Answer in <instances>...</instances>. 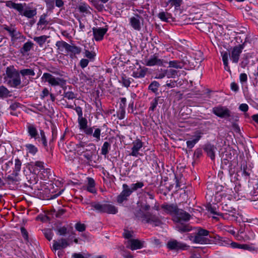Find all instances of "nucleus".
<instances>
[{
  "instance_id": "nucleus-63",
  "label": "nucleus",
  "mask_w": 258,
  "mask_h": 258,
  "mask_svg": "<svg viewBox=\"0 0 258 258\" xmlns=\"http://www.w3.org/2000/svg\"><path fill=\"white\" fill-rule=\"evenodd\" d=\"M79 9L80 12L83 13H87L88 11V7L85 4L80 6Z\"/></svg>"
},
{
  "instance_id": "nucleus-57",
  "label": "nucleus",
  "mask_w": 258,
  "mask_h": 258,
  "mask_svg": "<svg viewBox=\"0 0 258 258\" xmlns=\"http://www.w3.org/2000/svg\"><path fill=\"white\" fill-rule=\"evenodd\" d=\"M40 134L41 136V140L42 141V143L44 147H46L47 145V141L44 131L42 130H40Z\"/></svg>"
},
{
  "instance_id": "nucleus-16",
  "label": "nucleus",
  "mask_w": 258,
  "mask_h": 258,
  "mask_svg": "<svg viewBox=\"0 0 258 258\" xmlns=\"http://www.w3.org/2000/svg\"><path fill=\"white\" fill-rule=\"evenodd\" d=\"M126 106V98H121L119 104V109L118 111V118L120 119H123L125 116V107Z\"/></svg>"
},
{
  "instance_id": "nucleus-34",
  "label": "nucleus",
  "mask_w": 258,
  "mask_h": 258,
  "mask_svg": "<svg viewBox=\"0 0 258 258\" xmlns=\"http://www.w3.org/2000/svg\"><path fill=\"white\" fill-rule=\"evenodd\" d=\"M166 70L167 73V77L168 78H175V76H178L179 72L175 70L169 69Z\"/></svg>"
},
{
  "instance_id": "nucleus-13",
  "label": "nucleus",
  "mask_w": 258,
  "mask_h": 258,
  "mask_svg": "<svg viewBox=\"0 0 258 258\" xmlns=\"http://www.w3.org/2000/svg\"><path fill=\"white\" fill-rule=\"evenodd\" d=\"M107 29L103 28H93V32L95 39L96 41H99L103 39L104 34L106 33Z\"/></svg>"
},
{
  "instance_id": "nucleus-27",
  "label": "nucleus",
  "mask_w": 258,
  "mask_h": 258,
  "mask_svg": "<svg viewBox=\"0 0 258 258\" xmlns=\"http://www.w3.org/2000/svg\"><path fill=\"white\" fill-rule=\"evenodd\" d=\"M56 45L58 47V49L61 51L64 49L68 51L70 47V44L63 41H57L56 43Z\"/></svg>"
},
{
  "instance_id": "nucleus-2",
  "label": "nucleus",
  "mask_w": 258,
  "mask_h": 258,
  "mask_svg": "<svg viewBox=\"0 0 258 258\" xmlns=\"http://www.w3.org/2000/svg\"><path fill=\"white\" fill-rule=\"evenodd\" d=\"M209 233L208 230L200 228L198 229L197 233L195 236H189V239L195 243L207 244L209 243V240L205 236H207Z\"/></svg>"
},
{
  "instance_id": "nucleus-1",
  "label": "nucleus",
  "mask_w": 258,
  "mask_h": 258,
  "mask_svg": "<svg viewBox=\"0 0 258 258\" xmlns=\"http://www.w3.org/2000/svg\"><path fill=\"white\" fill-rule=\"evenodd\" d=\"M150 206L148 204H142L141 208L135 213V216L142 222L149 223L154 226H159L162 225L161 220L156 215H153L148 211Z\"/></svg>"
},
{
  "instance_id": "nucleus-9",
  "label": "nucleus",
  "mask_w": 258,
  "mask_h": 258,
  "mask_svg": "<svg viewBox=\"0 0 258 258\" xmlns=\"http://www.w3.org/2000/svg\"><path fill=\"white\" fill-rule=\"evenodd\" d=\"M243 49V45L239 44L234 47L232 50L231 54V58L232 61L234 63H237L240 53Z\"/></svg>"
},
{
  "instance_id": "nucleus-11",
  "label": "nucleus",
  "mask_w": 258,
  "mask_h": 258,
  "mask_svg": "<svg viewBox=\"0 0 258 258\" xmlns=\"http://www.w3.org/2000/svg\"><path fill=\"white\" fill-rule=\"evenodd\" d=\"M127 247L132 250L141 249L143 247L144 242L139 240L138 239H130L127 241Z\"/></svg>"
},
{
  "instance_id": "nucleus-19",
  "label": "nucleus",
  "mask_w": 258,
  "mask_h": 258,
  "mask_svg": "<svg viewBox=\"0 0 258 258\" xmlns=\"http://www.w3.org/2000/svg\"><path fill=\"white\" fill-rule=\"evenodd\" d=\"M162 60L158 58L157 56L153 55L147 60L146 65L148 66H153L155 65H162Z\"/></svg>"
},
{
  "instance_id": "nucleus-12",
  "label": "nucleus",
  "mask_w": 258,
  "mask_h": 258,
  "mask_svg": "<svg viewBox=\"0 0 258 258\" xmlns=\"http://www.w3.org/2000/svg\"><path fill=\"white\" fill-rule=\"evenodd\" d=\"M142 147L143 143L140 140H137L133 142L132 152L130 155L137 157L140 154L139 151Z\"/></svg>"
},
{
  "instance_id": "nucleus-60",
  "label": "nucleus",
  "mask_w": 258,
  "mask_h": 258,
  "mask_svg": "<svg viewBox=\"0 0 258 258\" xmlns=\"http://www.w3.org/2000/svg\"><path fill=\"white\" fill-rule=\"evenodd\" d=\"M21 233L24 237V238L28 241V233L27 231V230L25 229V228L24 227H21Z\"/></svg>"
},
{
  "instance_id": "nucleus-48",
  "label": "nucleus",
  "mask_w": 258,
  "mask_h": 258,
  "mask_svg": "<svg viewBox=\"0 0 258 258\" xmlns=\"http://www.w3.org/2000/svg\"><path fill=\"white\" fill-rule=\"evenodd\" d=\"M145 74L146 73L145 71L140 70L136 72H134L133 76L135 78H143L145 76Z\"/></svg>"
},
{
  "instance_id": "nucleus-61",
  "label": "nucleus",
  "mask_w": 258,
  "mask_h": 258,
  "mask_svg": "<svg viewBox=\"0 0 258 258\" xmlns=\"http://www.w3.org/2000/svg\"><path fill=\"white\" fill-rule=\"evenodd\" d=\"M178 230L180 232L189 231L190 229L186 225H181L177 227Z\"/></svg>"
},
{
  "instance_id": "nucleus-39",
  "label": "nucleus",
  "mask_w": 258,
  "mask_h": 258,
  "mask_svg": "<svg viewBox=\"0 0 258 258\" xmlns=\"http://www.w3.org/2000/svg\"><path fill=\"white\" fill-rule=\"evenodd\" d=\"M20 73L23 76H33L35 75V73H34V71L32 69H23V70H21Z\"/></svg>"
},
{
  "instance_id": "nucleus-30",
  "label": "nucleus",
  "mask_w": 258,
  "mask_h": 258,
  "mask_svg": "<svg viewBox=\"0 0 258 258\" xmlns=\"http://www.w3.org/2000/svg\"><path fill=\"white\" fill-rule=\"evenodd\" d=\"M49 36L46 35H42L39 37H35L33 39L36 41L40 46H42L43 44L46 42V39Z\"/></svg>"
},
{
  "instance_id": "nucleus-54",
  "label": "nucleus",
  "mask_w": 258,
  "mask_h": 258,
  "mask_svg": "<svg viewBox=\"0 0 258 258\" xmlns=\"http://www.w3.org/2000/svg\"><path fill=\"white\" fill-rule=\"evenodd\" d=\"M100 133L101 130L99 128H97L95 129L93 134V137L96 138V140L97 142L100 140Z\"/></svg>"
},
{
  "instance_id": "nucleus-22",
  "label": "nucleus",
  "mask_w": 258,
  "mask_h": 258,
  "mask_svg": "<svg viewBox=\"0 0 258 258\" xmlns=\"http://www.w3.org/2000/svg\"><path fill=\"white\" fill-rule=\"evenodd\" d=\"M117 211V208L114 206L109 204H105L104 213L109 214H115Z\"/></svg>"
},
{
  "instance_id": "nucleus-50",
  "label": "nucleus",
  "mask_w": 258,
  "mask_h": 258,
  "mask_svg": "<svg viewBox=\"0 0 258 258\" xmlns=\"http://www.w3.org/2000/svg\"><path fill=\"white\" fill-rule=\"evenodd\" d=\"M34 165L37 168L38 170H41L44 169V163L42 161H36L34 163Z\"/></svg>"
},
{
  "instance_id": "nucleus-26",
  "label": "nucleus",
  "mask_w": 258,
  "mask_h": 258,
  "mask_svg": "<svg viewBox=\"0 0 258 258\" xmlns=\"http://www.w3.org/2000/svg\"><path fill=\"white\" fill-rule=\"evenodd\" d=\"M222 56L225 70H226L227 72H229V73H231L230 68L228 66L229 54L227 52H222Z\"/></svg>"
},
{
  "instance_id": "nucleus-7",
  "label": "nucleus",
  "mask_w": 258,
  "mask_h": 258,
  "mask_svg": "<svg viewBox=\"0 0 258 258\" xmlns=\"http://www.w3.org/2000/svg\"><path fill=\"white\" fill-rule=\"evenodd\" d=\"M166 246L170 250L185 249L188 247L186 244L178 242L176 240H169L167 243Z\"/></svg>"
},
{
  "instance_id": "nucleus-18",
  "label": "nucleus",
  "mask_w": 258,
  "mask_h": 258,
  "mask_svg": "<svg viewBox=\"0 0 258 258\" xmlns=\"http://www.w3.org/2000/svg\"><path fill=\"white\" fill-rule=\"evenodd\" d=\"M158 17L163 21L170 22L173 21V16L171 13L167 12H162L159 13Z\"/></svg>"
},
{
  "instance_id": "nucleus-43",
  "label": "nucleus",
  "mask_w": 258,
  "mask_h": 258,
  "mask_svg": "<svg viewBox=\"0 0 258 258\" xmlns=\"http://www.w3.org/2000/svg\"><path fill=\"white\" fill-rule=\"evenodd\" d=\"M47 9L51 11L54 8V0H45Z\"/></svg>"
},
{
  "instance_id": "nucleus-28",
  "label": "nucleus",
  "mask_w": 258,
  "mask_h": 258,
  "mask_svg": "<svg viewBox=\"0 0 258 258\" xmlns=\"http://www.w3.org/2000/svg\"><path fill=\"white\" fill-rule=\"evenodd\" d=\"M168 63L169 67L170 68L181 69L184 67V64L182 62L177 60L170 61Z\"/></svg>"
},
{
  "instance_id": "nucleus-8",
  "label": "nucleus",
  "mask_w": 258,
  "mask_h": 258,
  "mask_svg": "<svg viewBox=\"0 0 258 258\" xmlns=\"http://www.w3.org/2000/svg\"><path fill=\"white\" fill-rule=\"evenodd\" d=\"M4 29L8 32L13 41L21 39L23 37L21 33L18 31L14 27L5 26Z\"/></svg>"
},
{
  "instance_id": "nucleus-35",
  "label": "nucleus",
  "mask_w": 258,
  "mask_h": 258,
  "mask_svg": "<svg viewBox=\"0 0 258 258\" xmlns=\"http://www.w3.org/2000/svg\"><path fill=\"white\" fill-rule=\"evenodd\" d=\"M85 143L81 142L79 144L76 145V150L78 154H81L85 152Z\"/></svg>"
},
{
  "instance_id": "nucleus-40",
  "label": "nucleus",
  "mask_w": 258,
  "mask_h": 258,
  "mask_svg": "<svg viewBox=\"0 0 258 258\" xmlns=\"http://www.w3.org/2000/svg\"><path fill=\"white\" fill-rule=\"evenodd\" d=\"M46 17H47V14H43V15H42L40 16V19L38 22V24H37L38 25H43V26L47 25L48 24V22L46 20Z\"/></svg>"
},
{
  "instance_id": "nucleus-24",
  "label": "nucleus",
  "mask_w": 258,
  "mask_h": 258,
  "mask_svg": "<svg viewBox=\"0 0 258 258\" xmlns=\"http://www.w3.org/2000/svg\"><path fill=\"white\" fill-rule=\"evenodd\" d=\"M36 14V9H34L32 10L26 9L23 12L22 14V15L29 19L33 18Z\"/></svg>"
},
{
  "instance_id": "nucleus-49",
  "label": "nucleus",
  "mask_w": 258,
  "mask_h": 258,
  "mask_svg": "<svg viewBox=\"0 0 258 258\" xmlns=\"http://www.w3.org/2000/svg\"><path fill=\"white\" fill-rule=\"evenodd\" d=\"M58 234L60 236H64L67 233V228L64 227H60L57 229Z\"/></svg>"
},
{
  "instance_id": "nucleus-42",
  "label": "nucleus",
  "mask_w": 258,
  "mask_h": 258,
  "mask_svg": "<svg viewBox=\"0 0 258 258\" xmlns=\"http://www.w3.org/2000/svg\"><path fill=\"white\" fill-rule=\"evenodd\" d=\"M159 86V84L156 81H154L149 85V89L152 92L155 93L158 91Z\"/></svg>"
},
{
  "instance_id": "nucleus-47",
  "label": "nucleus",
  "mask_w": 258,
  "mask_h": 258,
  "mask_svg": "<svg viewBox=\"0 0 258 258\" xmlns=\"http://www.w3.org/2000/svg\"><path fill=\"white\" fill-rule=\"evenodd\" d=\"M33 44L31 42H27L25 43L22 48L24 52L29 51L32 47Z\"/></svg>"
},
{
  "instance_id": "nucleus-45",
  "label": "nucleus",
  "mask_w": 258,
  "mask_h": 258,
  "mask_svg": "<svg viewBox=\"0 0 258 258\" xmlns=\"http://www.w3.org/2000/svg\"><path fill=\"white\" fill-rule=\"evenodd\" d=\"M72 52L74 54H79L81 52V49L76 46L70 45L68 52Z\"/></svg>"
},
{
  "instance_id": "nucleus-55",
  "label": "nucleus",
  "mask_w": 258,
  "mask_h": 258,
  "mask_svg": "<svg viewBox=\"0 0 258 258\" xmlns=\"http://www.w3.org/2000/svg\"><path fill=\"white\" fill-rule=\"evenodd\" d=\"M85 225L84 224L78 223L75 225V228L77 230L80 232H83L85 230Z\"/></svg>"
},
{
  "instance_id": "nucleus-14",
  "label": "nucleus",
  "mask_w": 258,
  "mask_h": 258,
  "mask_svg": "<svg viewBox=\"0 0 258 258\" xmlns=\"http://www.w3.org/2000/svg\"><path fill=\"white\" fill-rule=\"evenodd\" d=\"M175 216L177 219L176 222H179L180 220L188 221L190 217V215L188 213L178 209Z\"/></svg>"
},
{
  "instance_id": "nucleus-5",
  "label": "nucleus",
  "mask_w": 258,
  "mask_h": 258,
  "mask_svg": "<svg viewBox=\"0 0 258 258\" xmlns=\"http://www.w3.org/2000/svg\"><path fill=\"white\" fill-rule=\"evenodd\" d=\"M70 242L69 239L61 238L58 240H53L52 250L55 252L57 250L64 249L69 246Z\"/></svg>"
},
{
  "instance_id": "nucleus-37",
  "label": "nucleus",
  "mask_w": 258,
  "mask_h": 258,
  "mask_svg": "<svg viewBox=\"0 0 258 258\" xmlns=\"http://www.w3.org/2000/svg\"><path fill=\"white\" fill-rule=\"evenodd\" d=\"M25 147L27 149V150L29 152V153L33 155L35 154L38 151L37 148L35 146L32 144H27L26 145Z\"/></svg>"
},
{
  "instance_id": "nucleus-25",
  "label": "nucleus",
  "mask_w": 258,
  "mask_h": 258,
  "mask_svg": "<svg viewBox=\"0 0 258 258\" xmlns=\"http://www.w3.org/2000/svg\"><path fill=\"white\" fill-rule=\"evenodd\" d=\"M87 189L91 193H95L96 190L95 188V181L92 178H88V185Z\"/></svg>"
},
{
  "instance_id": "nucleus-15",
  "label": "nucleus",
  "mask_w": 258,
  "mask_h": 258,
  "mask_svg": "<svg viewBox=\"0 0 258 258\" xmlns=\"http://www.w3.org/2000/svg\"><path fill=\"white\" fill-rule=\"evenodd\" d=\"M204 150L206 152L208 156L210 157L212 160H214L215 157V153L217 151V148L213 145L207 144L205 145Z\"/></svg>"
},
{
  "instance_id": "nucleus-4",
  "label": "nucleus",
  "mask_w": 258,
  "mask_h": 258,
  "mask_svg": "<svg viewBox=\"0 0 258 258\" xmlns=\"http://www.w3.org/2000/svg\"><path fill=\"white\" fill-rule=\"evenodd\" d=\"M173 11L171 14L173 16V21H176V19H179L178 21H184V23L185 24H195L196 22H194V20L191 17L187 18V16H181L182 10L180 9V7H174Z\"/></svg>"
},
{
  "instance_id": "nucleus-31",
  "label": "nucleus",
  "mask_w": 258,
  "mask_h": 258,
  "mask_svg": "<svg viewBox=\"0 0 258 258\" xmlns=\"http://www.w3.org/2000/svg\"><path fill=\"white\" fill-rule=\"evenodd\" d=\"M10 79V82L12 83V86L13 87H17L21 84L19 73H18L16 76H15L14 78H12Z\"/></svg>"
},
{
  "instance_id": "nucleus-29",
  "label": "nucleus",
  "mask_w": 258,
  "mask_h": 258,
  "mask_svg": "<svg viewBox=\"0 0 258 258\" xmlns=\"http://www.w3.org/2000/svg\"><path fill=\"white\" fill-rule=\"evenodd\" d=\"M18 73H19L18 71L13 68H7V69L6 75L10 79L14 78L15 76H16Z\"/></svg>"
},
{
  "instance_id": "nucleus-62",
  "label": "nucleus",
  "mask_w": 258,
  "mask_h": 258,
  "mask_svg": "<svg viewBox=\"0 0 258 258\" xmlns=\"http://www.w3.org/2000/svg\"><path fill=\"white\" fill-rule=\"evenodd\" d=\"M176 82L174 81H167L166 82V86L169 88H174L176 86Z\"/></svg>"
},
{
  "instance_id": "nucleus-58",
  "label": "nucleus",
  "mask_w": 258,
  "mask_h": 258,
  "mask_svg": "<svg viewBox=\"0 0 258 258\" xmlns=\"http://www.w3.org/2000/svg\"><path fill=\"white\" fill-rule=\"evenodd\" d=\"M123 236L125 238L130 239L133 236V232L125 230L123 233Z\"/></svg>"
},
{
  "instance_id": "nucleus-64",
  "label": "nucleus",
  "mask_w": 258,
  "mask_h": 258,
  "mask_svg": "<svg viewBox=\"0 0 258 258\" xmlns=\"http://www.w3.org/2000/svg\"><path fill=\"white\" fill-rule=\"evenodd\" d=\"M89 63V60L87 59H82L80 61V66L82 68H84L87 66Z\"/></svg>"
},
{
  "instance_id": "nucleus-21",
  "label": "nucleus",
  "mask_w": 258,
  "mask_h": 258,
  "mask_svg": "<svg viewBox=\"0 0 258 258\" xmlns=\"http://www.w3.org/2000/svg\"><path fill=\"white\" fill-rule=\"evenodd\" d=\"M195 138L191 141H187L186 142L187 147L189 149L192 148L195 144L199 141V140L201 138V135L200 133H196L195 136Z\"/></svg>"
},
{
  "instance_id": "nucleus-46",
  "label": "nucleus",
  "mask_w": 258,
  "mask_h": 258,
  "mask_svg": "<svg viewBox=\"0 0 258 258\" xmlns=\"http://www.w3.org/2000/svg\"><path fill=\"white\" fill-rule=\"evenodd\" d=\"M44 234L45 235V237L48 240L50 241L52 239L53 234L51 230H46L44 233Z\"/></svg>"
},
{
  "instance_id": "nucleus-38",
  "label": "nucleus",
  "mask_w": 258,
  "mask_h": 258,
  "mask_svg": "<svg viewBox=\"0 0 258 258\" xmlns=\"http://www.w3.org/2000/svg\"><path fill=\"white\" fill-rule=\"evenodd\" d=\"M122 187L123 189L121 192L126 197H128L133 192V190H132L131 188H130L126 184H123Z\"/></svg>"
},
{
  "instance_id": "nucleus-36",
  "label": "nucleus",
  "mask_w": 258,
  "mask_h": 258,
  "mask_svg": "<svg viewBox=\"0 0 258 258\" xmlns=\"http://www.w3.org/2000/svg\"><path fill=\"white\" fill-rule=\"evenodd\" d=\"M10 93V91L5 87L2 86L0 87V98H6L9 96Z\"/></svg>"
},
{
  "instance_id": "nucleus-56",
  "label": "nucleus",
  "mask_w": 258,
  "mask_h": 258,
  "mask_svg": "<svg viewBox=\"0 0 258 258\" xmlns=\"http://www.w3.org/2000/svg\"><path fill=\"white\" fill-rule=\"evenodd\" d=\"M127 197L124 195L122 192H121L119 195L118 196L117 198V201L118 203H122L123 201L127 200Z\"/></svg>"
},
{
  "instance_id": "nucleus-32",
  "label": "nucleus",
  "mask_w": 258,
  "mask_h": 258,
  "mask_svg": "<svg viewBox=\"0 0 258 258\" xmlns=\"http://www.w3.org/2000/svg\"><path fill=\"white\" fill-rule=\"evenodd\" d=\"M21 162L18 158L15 160V169L14 172H15L16 176L18 175L19 172L21 170Z\"/></svg>"
},
{
  "instance_id": "nucleus-53",
  "label": "nucleus",
  "mask_w": 258,
  "mask_h": 258,
  "mask_svg": "<svg viewBox=\"0 0 258 258\" xmlns=\"http://www.w3.org/2000/svg\"><path fill=\"white\" fill-rule=\"evenodd\" d=\"M64 97L69 100H72L76 98V95L71 91L66 92L64 95Z\"/></svg>"
},
{
  "instance_id": "nucleus-23",
  "label": "nucleus",
  "mask_w": 258,
  "mask_h": 258,
  "mask_svg": "<svg viewBox=\"0 0 258 258\" xmlns=\"http://www.w3.org/2000/svg\"><path fill=\"white\" fill-rule=\"evenodd\" d=\"M28 132L31 138L35 139L38 135L37 129L32 124H29L28 126Z\"/></svg>"
},
{
  "instance_id": "nucleus-52",
  "label": "nucleus",
  "mask_w": 258,
  "mask_h": 258,
  "mask_svg": "<svg viewBox=\"0 0 258 258\" xmlns=\"http://www.w3.org/2000/svg\"><path fill=\"white\" fill-rule=\"evenodd\" d=\"M181 2L182 0H169L167 4L168 5V3H171L172 6L180 7Z\"/></svg>"
},
{
  "instance_id": "nucleus-17",
  "label": "nucleus",
  "mask_w": 258,
  "mask_h": 258,
  "mask_svg": "<svg viewBox=\"0 0 258 258\" xmlns=\"http://www.w3.org/2000/svg\"><path fill=\"white\" fill-rule=\"evenodd\" d=\"M166 213L173 215H175L178 210L177 206L175 205H163L161 206Z\"/></svg>"
},
{
  "instance_id": "nucleus-6",
  "label": "nucleus",
  "mask_w": 258,
  "mask_h": 258,
  "mask_svg": "<svg viewBox=\"0 0 258 258\" xmlns=\"http://www.w3.org/2000/svg\"><path fill=\"white\" fill-rule=\"evenodd\" d=\"M213 112L217 116L221 117H230L231 113L230 110L225 107L218 106L213 108Z\"/></svg>"
},
{
  "instance_id": "nucleus-3",
  "label": "nucleus",
  "mask_w": 258,
  "mask_h": 258,
  "mask_svg": "<svg viewBox=\"0 0 258 258\" xmlns=\"http://www.w3.org/2000/svg\"><path fill=\"white\" fill-rule=\"evenodd\" d=\"M41 79L43 81L48 82L50 85L53 86H62L64 84L63 79L60 78H55L49 73H44Z\"/></svg>"
},
{
  "instance_id": "nucleus-33",
  "label": "nucleus",
  "mask_w": 258,
  "mask_h": 258,
  "mask_svg": "<svg viewBox=\"0 0 258 258\" xmlns=\"http://www.w3.org/2000/svg\"><path fill=\"white\" fill-rule=\"evenodd\" d=\"M78 122L79 124L80 129L83 130L87 127V120L83 117H78Z\"/></svg>"
},
{
  "instance_id": "nucleus-10",
  "label": "nucleus",
  "mask_w": 258,
  "mask_h": 258,
  "mask_svg": "<svg viewBox=\"0 0 258 258\" xmlns=\"http://www.w3.org/2000/svg\"><path fill=\"white\" fill-rule=\"evenodd\" d=\"M141 21H143L142 17L138 15L132 17L130 19V24L136 30L140 31L141 29Z\"/></svg>"
},
{
  "instance_id": "nucleus-41",
  "label": "nucleus",
  "mask_w": 258,
  "mask_h": 258,
  "mask_svg": "<svg viewBox=\"0 0 258 258\" xmlns=\"http://www.w3.org/2000/svg\"><path fill=\"white\" fill-rule=\"evenodd\" d=\"M110 144L108 142H104L101 148L102 154L106 155L108 153V149L110 148Z\"/></svg>"
},
{
  "instance_id": "nucleus-51",
  "label": "nucleus",
  "mask_w": 258,
  "mask_h": 258,
  "mask_svg": "<svg viewBox=\"0 0 258 258\" xmlns=\"http://www.w3.org/2000/svg\"><path fill=\"white\" fill-rule=\"evenodd\" d=\"M165 76H167L166 70H163L161 72H159L156 73L155 78L158 79H161L164 78Z\"/></svg>"
},
{
  "instance_id": "nucleus-44",
  "label": "nucleus",
  "mask_w": 258,
  "mask_h": 258,
  "mask_svg": "<svg viewBox=\"0 0 258 258\" xmlns=\"http://www.w3.org/2000/svg\"><path fill=\"white\" fill-rule=\"evenodd\" d=\"M143 186L144 183L143 182H138L136 183L132 184L131 185V188L133 191L137 190L139 188H141Z\"/></svg>"
},
{
  "instance_id": "nucleus-59",
  "label": "nucleus",
  "mask_w": 258,
  "mask_h": 258,
  "mask_svg": "<svg viewBox=\"0 0 258 258\" xmlns=\"http://www.w3.org/2000/svg\"><path fill=\"white\" fill-rule=\"evenodd\" d=\"M14 9L17 10L22 15L23 12L24 7L22 4H16Z\"/></svg>"
},
{
  "instance_id": "nucleus-20",
  "label": "nucleus",
  "mask_w": 258,
  "mask_h": 258,
  "mask_svg": "<svg viewBox=\"0 0 258 258\" xmlns=\"http://www.w3.org/2000/svg\"><path fill=\"white\" fill-rule=\"evenodd\" d=\"M92 210H96L100 213H104L105 204H101L98 202H92L90 203Z\"/></svg>"
}]
</instances>
